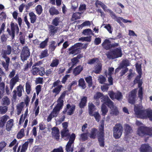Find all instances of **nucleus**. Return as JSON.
I'll list each match as a JSON object with an SVG mask.
<instances>
[{
  "mask_svg": "<svg viewBox=\"0 0 152 152\" xmlns=\"http://www.w3.org/2000/svg\"><path fill=\"white\" fill-rule=\"evenodd\" d=\"M14 121L12 119H10L7 122L6 126V129L9 131H10L13 125V122Z\"/></svg>",
  "mask_w": 152,
  "mask_h": 152,
  "instance_id": "29",
  "label": "nucleus"
},
{
  "mask_svg": "<svg viewBox=\"0 0 152 152\" xmlns=\"http://www.w3.org/2000/svg\"><path fill=\"white\" fill-rule=\"evenodd\" d=\"M61 134L62 138H64L65 137H67L69 138V136H70V133L69 129H62L61 131ZM68 139V138L66 140H67Z\"/></svg>",
  "mask_w": 152,
  "mask_h": 152,
  "instance_id": "24",
  "label": "nucleus"
},
{
  "mask_svg": "<svg viewBox=\"0 0 152 152\" xmlns=\"http://www.w3.org/2000/svg\"><path fill=\"white\" fill-rule=\"evenodd\" d=\"M11 29L9 28H7V31L8 32L9 35L11 37V40L14 39L15 37V31L18 34L19 31V29L17 24L13 22L10 23Z\"/></svg>",
  "mask_w": 152,
  "mask_h": 152,
  "instance_id": "2",
  "label": "nucleus"
},
{
  "mask_svg": "<svg viewBox=\"0 0 152 152\" xmlns=\"http://www.w3.org/2000/svg\"><path fill=\"white\" fill-rule=\"evenodd\" d=\"M136 93V89L133 90L130 92L128 99L129 103L132 104H134V103Z\"/></svg>",
  "mask_w": 152,
  "mask_h": 152,
  "instance_id": "17",
  "label": "nucleus"
},
{
  "mask_svg": "<svg viewBox=\"0 0 152 152\" xmlns=\"http://www.w3.org/2000/svg\"><path fill=\"white\" fill-rule=\"evenodd\" d=\"M7 107L0 106V113L2 114H5L7 111Z\"/></svg>",
  "mask_w": 152,
  "mask_h": 152,
  "instance_id": "54",
  "label": "nucleus"
},
{
  "mask_svg": "<svg viewBox=\"0 0 152 152\" xmlns=\"http://www.w3.org/2000/svg\"><path fill=\"white\" fill-rule=\"evenodd\" d=\"M69 50H71L70 53L74 55L77 54L80 52L81 48H70L69 49Z\"/></svg>",
  "mask_w": 152,
  "mask_h": 152,
  "instance_id": "36",
  "label": "nucleus"
},
{
  "mask_svg": "<svg viewBox=\"0 0 152 152\" xmlns=\"http://www.w3.org/2000/svg\"><path fill=\"white\" fill-rule=\"evenodd\" d=\"M30 56V50L27 46L23 47L20 54L21 60L23 62L27 60Z\"/></svg>",
  "mask_w": 152,
  "mask_h": 152,
  "instance_id": "8",
  "label": "nucleus"
},
{
  "mask_svg": "<svg viewBox=\"0 0 152 152\" xmlns=\"http://www.w3.org/2000/svg\"><path fill=\"white\" fill-rule=\"evenodd\" d=\"M148 130H149V129L148 127L141 126L139 128L137 132V134L140 136H145L147 135H151L152 134V133L147 132Z\"/></svg>",
  "mask_w": 152,
  "mask_h": 152,
  "instance_id": "12",
  "label": "nucleus"
},
{
  "mask_svg": "<svg viewBox=\"0 0 152 152\" xmlns=\"http://www.w3.org/2000/svg\"><path fill=\"white\" fill-rule=\"evenodd\" d=\"M36 13L38 15H40L42 12L43 9L41 5H38L35 8Z\"/></svg>",
  "mask_w": 152,
  "mask_h": 152,
  "instance_id": "51",
  "label": "nucleus"
},
{
  "mask_svg": "<svg viewBox=\"0 0 152 152\" xmlns=\"http://www.w3.org/2000/svg\"><path fill=\"white\" fill-rule=\"evenodd\" d=\"M8 116L7 115H4L1 118L0 120V127L3 128L5 126V124L7 121Z\"/></svg>",
  "mask_w": 152,
  "mask_h": 152,
  "instance_id": "26",
  "label": "nucleus"
},
{
  "mask_svg": "<svg viewBox=\"0 0 152 152\" xmlns=\"http://www.w3.org/2000/svg\"><path fill=\"white\" fill-rule=\"evenodd\" d=\"M59 60L58 59H53L50 64V66L51 67H56L59 64Z\"/></svg>",
  "mask_w": 152,
  "mask_h": 152,
  "instance_id": "47",
  "label": "nucleus"
},
{
  "mask_svg": "<svg viewBox=\"0 0 152 152\" xmlns=\"http://www.w3.org/2000/svg\"><path fill=\"white\" fill-rule=\"evenodd\" d=\"M83 70V67L79 65L75 67L73 71V74L75 76L79 75Z\"/></svg>",
  "mask_w": 152,
  "mask_h": 152,
  "instance_id": "22",
  "label": "nucleus"
},
{
  "mask_svg": "<svg viewBox=\"0 0 152 152\" xmlns=\"http://www.w3.org/2000/svg\"><path fill=\"white\" fill-rule=\"evenodd\" d=\"M29 15L30 17L31 22L34 23H35L37 19L36 15L33 12H31L29 13Z\"/></svg>",
  "mask_w": 152,
  "mask_h": 152,
  "instance_id": "33",
  "label": "nucleus"
},
{
  "mask_svg": "<svg viewBox=\"0 0 152 152\" xmlns=\"http://www.w3.org/2000/svg\"><path fill=\"white\" fill-rule=\"evenodd\" d=\"M63 86L61 85L58 86L53 90V92L55 93L56 95H57L60 92L61 90V88Z\"/></svg>",
  "mask_w": 152,
  "mask_h": 152,
  "instance_id": "43",
  "label": "nucleus"
},
{
  "mask_svg": "<svg viewBox=\"0 0 152 152\" xmlns=\"http://www.w3.org/2000/svg\"><path fill=\"white\" fill-rule=\"evenodd\" d=\"M107 11L106 12H109L110 13V15L111 17L112 18V19H114V18H115L116 17V16H117L115 15V13L111 10L107 9Z\"/></svg>",
  "mask_w": 152,
  "mask_h": 152,
  "instance_id": "64",
  "label": "nucleus"
},
{
  "mask_svg": "<svg viewBox=\"0 0 152 152\" xmlns=\"http://www.w3.org/2000/svg\"><path fill=\"white\" fill-rule=\"evenodd\" d=\"M55 43L56 42L54 41H52L51 42V44L49 46V48L50 49L51 52L54 51L57 47V45H55Z\"/></svg>",
  "mask_w": 152,
  "mask_h": 152,
  "instance_id": "50",
  "label": "nucleus"
},
{
  "mask_svg": "<svg viewBox=\"0 0 152 152\" xmlns=\"http://www.w3.org/2000/svg\"><path fill=\"white\" fill-rule=\"evenodd\" d=\"M22 90H23V88L22 86H21L19 85V86H17V95L19 97H21L22 95Z\"/></svg>",
  "mask_w": 152,
  "mask_h": 152,
  "instance_id": "53",
  "label": "nucleus"
},
{
  "mask_svg": "<svg viewBox=\"0 0 152 152\" xmlns=\"http://www.w3.org/2000/svg\"><path fill=\"white\" fill-rule=\"evenodd\" d=\"M57 102V103L55 106L61 109L64 105V101L63 99L58 98Z\"/></svg>",
  "mask_w": 152,
  "mask_h": 152,
  "instance_id": "34",
  "label": "nucleus"
},
{
  "mask_svg": "<svg viewBox=\"0 0 152 152\" xmlns=\"http://www.w3.org/2000/svg\"><path fill=\"white\" fill-rule=\"evenodd\" d=\"M86 83L88 84L89 88L91 87L92 85V77L91 76H89L85 78Z\"/></svg>",
  "mask_w": 152,
  "mask_h": 152,
  "instance_id": "39",
  "label": "nucleus"
},
{
  "mask_svg": "<svg viewBox=\"0 0 152 152\" xmlns=\"http://www.w3.org/2000/svg\"><path fill=\"white\" fill-rule=\"evenodd\" d=\"M31 72L32 75L34 76L39 75L41 76H43L44 74V68L41 67L40 68H39L34 66H32Z\"/></svg>",
  "mask_w": 152,
  "mask_h": 152,
  "instance_id": "9",
  "label": "nucleus"
},
{
  "mask_svg": "<svg viewBox=\"0 0 152 152\" xmlns=\"http://www.w3.org/2000/svg\"><path fill=\"white\" fill-rule=\"evenodd\" d=\"M82 13H83L82 12H78L74 13L72 16V18L74 19L75 20L80 19L81 15Z\"/></svg>",
  "mask_w": 152,
  "mask_h": 152,
  "instance_id": "46",
  "label": "nucleus"
},
{
  "mask_svg": "<svg viewBox=\"0 0 152 152\" xmlns=\"http://www.w3.org/2000/svg\"><path fill=\"white\" fill-rule=\"evenodd\" d=\"M10 103V99L7 96H4L2 99L1 104L2 105L7 107Z\"/></svg>",
  "mask_w": 152,
  "mask_h": 152,
  "instance_id": "25",
  "label": "nucleus"
},
{
  "mask_svg": "<svg viewBox=\"0 0 152 152\" xmlns=\"http://www.w3.org/2000/svg\"><path fill=\"white\" fill-rule=\"evenodd\" d=\"M49 12L50 15L53 16L54 15H58L59 14V11L53 7H51L49 10Z\"/></svg>",
  "mask_w": 152,
  "mask_h": 152,
  "instance_id": "30",
  "label": "nucleus"
},
{
  "mask_svg": "<svg viewBox=\"0 0 152 152\" xmlns=\"http://www.w3.org/2000/svg\"><path fill=\"white\" fill-rule=\"evenodd\" d=\"M125 131L127 134L131 133L132 132V130L131 127L127 124L125 125Z\"/></svg>",
  "mask_w": 152,
  "mask_h": 152,
  "instance_id": "49",
  "label": "nucleus"
},
{
  "mask_svg": "<svg viewBox=\"0 0 152 152\" xmlns=\"http://www.w3.org/2000/svg\"><path fill=\"white\" fill-rule=\"evenodd\" d=\"M23 102H22L17 107V110L18 113V115L20 114L21 113L23 107Z\"/></svg>",
  "mask_w": 152,
  "mask_h": 152,
  "instance_id": "60",
  "label": "nucleus"
},
{
  "mask_svg": "<svg viewBox=\"0 0 152 152\" xmlns=\"http://www.w3.org/2000/svg\"><path fill=\"white\" fill-rule=\"evenodd\" d=\"M1 86L0 87V99L2 98L4 96L5 91V83L3 82L1 83Z\"/></svg>",
  "mask_w": 152,
  "mask_h": 152,
  "instance_id": "32",
  "label": "nucleus"
},
{
  "mask_svg": "<svg viewBox=\"0 0 152 152\" xmlns=\"http://www.w3.org/2000/svg\"><path fill=\"white\" fill-rule=\"evenodd\" d=\"M92 33L91 30L90 29H85L83 30L82 34L85 35H89Z\"/></svg>",
  "mask_w": 152,
  "mask_h": 152,
  "instance_id": "58",
  "label": "nucleus"
},
{
  "mask_svg": "<svg viewBox=\"0 0 152 152\" xmlns=\"http://www.w3.org/2000/svg\"><path fill=\"white\" fill-rule=\"evenodd\" d=\"M106 56L109 58L112 59L121 57L122 56L121 49L120 48L114 49L112 51L108 52L106 54Z\"/></svg>",
  "mask_w": 152,
  "mask_h": 152,
  "instance_id": "6",
  "label": "nucleus"
},
{
  "mask_svg": "<svg viewBox=\"0 0 152 152\" xmlns=\"http://www.w3.org/2000/svg\"><path fill=\"white\" fill-rule=\"evenodd\" d=\"M87 101V97L86 96H83L81 98L79 104V106L81 108H84L86 105Z\"/></svg>",
  "mask_w": 152,
  "mask_h": 152,
  "instance_id": "21",
  "label": "nucleus"
},
{
  "mask_svg": "<svg viewBox=\"0 0 152 152\" xmlns=\"http://www.w3.org/2000/svg\"><path fill=\"white\" fill-rule=\"evenodd\" d=\"M108 94L112 100L115 99L118 100H119L122 99L123 96L122 93L120 92L114 93L112 91H109Z\"/></svg>",
  "mask_w": 152,
  "mask_h": 152,
  "instance_id": "14",
  "label": "nucleus"
},
{
  "mask_svg": "<svg viewBox=\"0 0 152 152\" xmlns=\"http://www.w3.org/2000/svg\"><path fill=\"white\" fill-rule=\"evenodd\" d=\"M101 108L102 112V115L104 116L108 112V108L104 104L102 105Z\"/></svg>",
  "mask_w": 152,
  "mask_h": 152,
  "instance_id": "41",
  "label": "nucleus"
},
{
  "mask_svg": "<svg viewBox=\"0 0 152 152\" xmlns=\"http://www.w3.org/2000/svg\"><path fill=\"white\" fill-rule=\"evenodd\" d=\"M102 64L100 62H99L96 66V74L100 73L102 70Z\"/></svg>",
  "mask_w": 152,
  "mask_h": 152,
  "instance_id": "42",
  "label": "nucleus"
},
{
  "mask_svg": "<svg viewBox=\"0 0 152 152\" xmlns=\"http://www.w3.org/2000/svg\"><path fill=\"white\" fill-rule=\"evenodd\" d=\"M31 89V85L29 82H27L26 83V91L28 94L30 93Z\"/></svg>",
  "mask_w": 152,
  "mask_h": 152,
  "instance_id": "45",
  "label": "nucleus"
},
{
  "mask_svg": "<svg viewBox=\"0 0 152 152\" xmlns=\"http://www.w3.org/2000/svg\"><path fill=\"white\" fill-rule=\"evenodd\" d=\"M79 41L82 42H90L91 41V38L90 37H81L79 38Z\"/></svg>",
  "mask_w": 152,
  "mask_h": 152,
  "instance_id": "59",
  "label": "nucleus"
},
{
  "mask_svg": "<svg viewBox=\"0 0 152 152\" xmlns=\"http://www.w3.org/2000/svg\"><path fill=\"white\" fill-rule=\"evenodd\" d=\"M141 152H149L152 151L151 147L148 144H142L140 148Z\"/></svg>",
  "mask_w": 152,
  "mask_h": 152,
  "instance_id": "19",
  "label": "nucleus"
},
{
  "mask_svg": "<svg viewBox=\"0 0 152 152\" xmlns=\"http://www.w3.org/2000/svg\"><path fill=\"white\" fill-rule=\"evenodd\" d=\"M111 109L110 114L114 115H117L119 113V111L117 108L115 106Z\"/></svg>",
  "mask_w": 152,
  "mask_h": 152,
  "instance_id": "40",
  "label": "nucleus"
},
{
  "mask_svg": "<svg viewBox=\"0 0 152 152\" xmlns=\"http://www.w3.org/2000/svg\"><path fill=\"white\" fill-rule=\"evenodd\" d=\"M15 74V70H12L9 75V77L12 78L10 82V89L11 91L16 83L19 81V76L18 74H16L15 77H13Z\"/></svg>",
  "mask_w": 152,
  "mask_h": 152,
  "instance_id": "5",
  "label": "nucleus"
},
{
  "mask_svg": "<svg viewBox=\"0 0 152 152\" xmlns=\"http://www.w3.org/2000/svg\"><path fill=\"white\" fill-rule=\"evenodd\" d=\"M61 110L55 106L50 114L53 116V117H56L59 114Z\"/></svg>",
  "mask_w": 152,
  "mask_h": 152,
  "instance_id": "28",
  "label": "nucleus"
},
{
  "mask_svg": "<svg viewBox=\"0 0 152 152\" xmlns=\"http://www.w3.org/2000/svg\"><path fill=\"white\" fill-rule=\"evenodd\" d=\"M71 61L72 63V66L73 67L76 66L77 64L79 61V60H77L74 57L71 59Z\"/></svg>",
  "mask_w": 152,
  "mask_h": 152,
  "instance_id": "61",
  "label": "nucleus"
},
{
  "mask_svg": "<svg viewBox=\"0 0 152 152\" xmlns=\"http://www.w3.org/2000/svg\"><path fill=\"white\" fill-rule=\"evenodd\" d=\"M113 136L116 139L119 138L121 136L123 131L122 125L120 123L116 124L113 129Z\"/></svg>",
  "mask_w": 152,
  "mask_h": 152,
  "instance_id": "4",
  "label": "nucleus"
},
{
  "mask_svg": "<svg viewBox=\"0 0 152 152\" xmlns=\"http://www.w3.org/2000/svg\"><path fill=\"white\" fill-rule=\"evenodd\" d=\"M49 40V38H47L45 40L39 44V47L41 48H44L47 45Z\"/></svg>",
  "mask_w": 152,
  "mask_h": 152,
  "instance_id": "48",
  "label": "nucleus"
},
{
  "mask_svg": "<svg viewBox=\"0 0 152 152\" xmlns=\"http://www.w3.org/2000/svg\"><path fill=\"white\" fill-rule=\"evenodd\" d=\"M58 28L53 25H48L49 34L51 36H53L57 32Z\"/></svg>",
  "mask_w": 152,
  "mask_h": 152,
  "instance_id": "18",
  "label": "nucleus"
},
{
  "mask_svg": "<svg viewBox=\"0 0 152 152\" xmlns=\"http://www.w3.org/2000/svg\"><path fill=\"white\" fill-rule=\"evenodd\" d=\"M130 63L129 61L127 59L123 60L122 62V63L121 64V66L122 68L124 66H129Z\"/></svg>",
  "mask_w": 152,
  "mask_h": 152,
  "instance_id": "55",
  "label": "nucleus"
},
{
  "mask_svg": "<svg viewBox=\"0 0 152 152\" xmlns=\"http://www.w3.org/2000/svg\"><path fill=\"white\" fill-rule=\"evenodd\" d=\"M95 105L92 103H88V113L90 116H94L95 117Z\"/></svg>",
  "mask_w": 152,
  "mask_h": 152,
  "instance_id": "20",
  "label": "nucleus"
},
{
  "mask_svg": "<svg viewBox=\"0 0 152 152\" xmlns=\"http://www.w3.org/2000/svg\"><path fill=\"white\" fill-rule=\"evenodd\" d=\"M78 7V4L76 1L73 2L72 4L71 9L73 11H75Z\"/></svg>",
  "mask_w": 152,
  "mask_h": 152,
  "instance_id": "63",
  "label": "nucleus"
},
{
  "mask_svg": "<svg viewBox=\"0 0 152 152\" xmlns=\"http://www.w3.org/2000/svg\"><path fill=\"white\" fill-rule=\"evenodd\" d=\"M7 49L6 50H2L1 54L2 57L5 59L6 63L9 64L10 58L7 56V55H10L12 52V48L10 45H7Z\"/></svg>",
  "mask_w": 152,
  "mask_h": 152,
  "instance_id": "10",
  "label": "nucleus"
},
{
  "mask_svg": "<svg viewBox=\"0 0 152 152\" xmlns=\"http://www.w3.org/2000/svg\"><path fill=\"white\" fill-rule=\"evenodd\" d=\"M75 108V105H72L71 106L70 104H68L66 105V108L63 111V113L64 114H65L67 110H69L68 112H67V114L68 115H71L73 113Z\"/></svg>",
  "mask_w": 152,
  "mask_h": 152,
  "instance_id": "16",
  "label": "nucleus"
},
{
  "mask_svg": "<svg viewBox=\"0 0 152 152\" xmlns=\"http://www.w3.org/2000/svg\"><path fill=\"white\" fill-rule=\"evenodd\" d=\"M137 76L134 82V84L138 83V87L139 88V90L138 92V97L140 98L141 100L142 99L143 92L142 88L141 87L142 83V81L140 79L141 77L142 74H139Z\"/></svg>",
  "mask_w": 152,
  "mask_h": 152,
  "instance_id": "7",
  "label": "nucleus"
},
{
  "mask_svg": "<svg viewBox=\"0 0 152 152\" xmlns=\"http://www.w3.org/2000/svg\"><path fill=\"white\" fill-rule=\"evenodd\" d=\"M101 99V102H104L103 104L107 105L110 109L115 106L114 103L110 100L108 96H104Z\"/></svg>",
  "mask_w": 152,
  "mask_h": 152,
  "instance_id": "13",
  "label": "nucleus"
},
{
  "mask_svg": "<svg viewBox=\"0 0 152 152\" xmlns=\"http://www.w3.org/2000/svg\"><path fill=\"white\" fill-rule=\"evenodd\" d=\"M86 9V5L85 4H80L79 8V11L81 12H84Z\"/></svg>",
  "mask_w": 152,
  "mask_h": 152,
  "instance_id": "62",
  "label": "nucleus"
},
{
  "mask_svg": "<svg viewBox=\"0 0 152 152\" xmlns=\"http://www.w3.org/2000/svg\"><path fill=\"white\" fill-rule=\"evenodd\" d=\"M25 135L24 133V128L21 129L17 134V138L18 139H21Z\"/></svg>",
  "mask_w": 152,
  "mask_h": 152,
  "instance_id": "35",
  "label": "nucleus"
},
{
  "mask_svg": "<svg viewBox=\"0 0 152 152\" xmlns=\"http://www.w3.org/2000/svg\"><path fill=\"white\" fill-rule=\"evenodd\" d=\"M78 86L81 87L83 89H85L86 87V84L84 79L80 78L78 81Z\"/></svg>",
  "mask_w": 152,
  "mask_h": 152,
  "instance_id": "37",
  "label": "nucleus"
},
{
  "mask_svg": "<svg viewBox=\"0 0 152 152\" xmlns=\"http://www.w3.org/2000/svg\"><path fill=\"white\" fill-rule=\"evenodd\" d=\"M104 120H101L99 127L100 132L98 134V140L100 146L101 147H104Z\"/></svg>",
  "mask_w": 152,
  "mask_h": 152,
  "instance_id": "3",
  "label": "nucleus"
},
{
  "mask_svg": "<svg viewBox=\"0 0 152 152\" xmlns=\"http://www.w3.org/2000/svg\"><path fill=\"white\" fill-rule=\"evenodd\" d=\"M73 143L68 142L66 146L65 150L67 152H72L73 151V147H72Z\"/></svg>",
  "mask_w": 152,
  "mask_h": 152,
  "instance_id": "31",
  "label": "nucleus"
},
{
  "mask_svg": "<svg viewBox=\"0 0 152 152\" xmlns=\"http://www.w3.org/2000/svg\"><path fill=\"white\" fill-rule=\"evenodd\" d=\"M80 137L82 141H84L87 140L88 138V133H83L82 134L80 135Z\"/></svg>",
  "mask_w": 152,
  "mask_h": 152,
  "instance_id": "57",
  "label": "nucleus"
},
{
  "mask_svg": "<svg viewBox=\"0 0 152 152\" xmlns=\"http://www.w3.org/2000/svg\"><path fill=\"white\" fill-rule=\"evenodd\" d=\"M59 18L58 17L55 18L52 20V24L53 25L57 26L59 23Z\"/></svg>",
  "mask_w": 152,
  "mask_h": 152,
  "instance_id": "52",
  "label": "nucleus"
},
{
  "mask_svg": "<svg viewBox=\"0 0 152 152\" xmlns=\"http://www.w3.org/2000/svg\"><path fill=\"white\" fill-rule=\"evenodd\" d=\"M48 50L46 49L42 52L40 55L39 56V57L40 59H42L48 56Z\"/></svg>",
  "mask_w": 152,
  "mask_h": 152,
  "instance_id": "44",
  "label": "nucleus"
},
{
  "mask_svg": "<svg viewBox=\"0 0 152 152\" xmlns=\"http://www.w3.org/2000/svg\"><path fill=\"white\" fill-rule=\"evenodd\" d=\"M5 26L6 23L4 22L1 24L0 27V35H1L0 39L2 42H6L9 37L8 34L4 33Z\"/></svg>",
  "mask_w": 152,
  "mask_h": 152,
  "instance_id": "11",
  "label": "nucleus"
},
{
  "mask_svg": "<svg viewBox=\"0 0 152 152\" xmlns=\"http://www.w3.org/2000/svg\"><path fill=\"white\" fill-rule=\"evenodd\" d=\"M28 62V61L27 63L24 66V68L23 69V70L24 71L26 72L28 71L29 68L31 67L33 64L32 59H31L29 63Z\"/></svg>",
  "mask_w": 152,
  "mask_h": 152,
  "instance_id": "38",
  "label": "nucleus"
},
{
  "mask_svg": "<svg viewBox=\"0 0 152 152\" xmlns=\"http://www.w3.org/2000/svg\"><path fill=\"white\" fill-rule=\"evenodd\" d=\"M98 80L101 84H103L106 80V78L102 75H100L98 78Z\"/></svg>",
  "mask_w": 152,
  "mask_h": 152,
  "instance_id": "56",
  "label": "nucleus"
},
{
  "mask_svg": "<svg viewBox=\"0 0 152 152\" xmlns=\"http://www.w3.org/2000/svg\"><path fill=\"white\" fill-rule=\"evenodd\" d=\"M51 135L52 137L57 141L60 139V130L56 126L51 128Z\"/></svg>",
  "mask_w": 152,
  "mask_h": 152,
  "instance_id": "15",
  "label": "nucleus"
},
{
  "mask_svg": "<svg viewBox=\"0 0 152 152\" xmlns=\"http://www.w3.org/2000/svg\"><path fill=\"white\" fill-rule=\"evenodd\" d=\"M134 110L137 117L141 118H148L152 121V110L148 109L144 110L142 106L138 105H135Z\"/></svg>",
  "mask_w": 152,
  "mask_h": 152,
  "instance_id": "1",
  "label": "nucleus"
},
{
  "mask_svg": "<svg viewBox=\"0 0 152 152\" xmlns=\"http://www.w3.org/2000/svg\"><path fill=\"white\" fill-rule=\"evenodd\" d=\"M111 42L109 39H106L102 43V45L103 47L106 50L111 48Z\"/></svg>",
  "mask_w": 152,
  "mask_h": 152,
  "instance_id": "23",
  "label": "nucleus"
},
{
  "mask_svg": "<svg viewBox=\"0 0 152 152\" xmlns=\"http://www.w3.org/2000/svg\"><path fill=\"white\" fill-rule=\"evenodd\" d=\"M99 6H100L104 11H107V7L106 5L98 0H96V7H98Z\"/></svg>",
  "mask_w": 152,
  "mask_h": 152,
  "instance_id": "27",
  "label": "nucleus"
}]
</instances>
